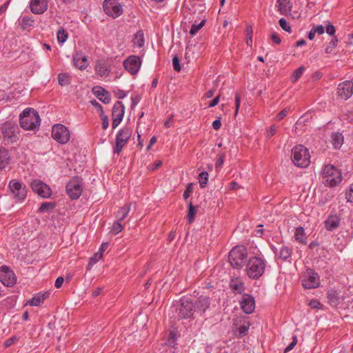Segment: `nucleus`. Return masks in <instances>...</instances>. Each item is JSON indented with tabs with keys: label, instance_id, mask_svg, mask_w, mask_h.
<instances>
[{
	"label": "nucleus",
	"instance_id": "obj_1",
	"mask_svg": "<svg viewBox=\"0 0 353 353\" xmlns=\"http://www.w3.org/2000/svg\"><path fill=\"white\" fill-rule=\"evenodd\" d=\"M20 125L26 130H33L40 125L38 112L32 108H26L19 116Z\"/></svg>",
	"mask_w": 353,
	"mask_h": 353
},
{
	"label": "nucleus",
	"instance_id": "obj_2",
	"mask_svg": "<svg viewBox=\"0 0 353 353\" xmlns=\"http://www.w3.org/2000/svg\"><path fill=\"white\" fill-rule=\"evenodd\" d=\"M266 267L265 261L258 256H252L249 259L246 272L249 278L252 279H259L265 272Z\"/></svg>",
	"mask_w": 353,
	"mask_h": 353
},
{
	"label": "nucleus",
	"instance_id": "obj_3",
	"mask_svg": "<svg viewBox=\"0 0 353 353\" xmlns=\"http://www.w3.org/2000/svg\"><path fill=\"white\" fill-rule=\"evenodd\" d=\"M322 177L325 186L335 187L342 181V172L336 166L327 164L323 168Z\"/></svg>",
	"mask_w": 353,
	"mask_h": 353
},
{
	"label": "nucleus",
	"instance_id": "obj_4",
	"mask_svg": "<svg viewBox=\"0 0 353 353\" xmlns=\"http://www.w3.org/2000/svg\"><path fill=\"white\" fill-rule=\"evenodd\" d=\"M292 160L300 168H307L310 163L309 150L303 145L294 146L292 150Z\"/></svg>",
	"mask_w": 353,
	"mask_h": 353
},
{
	"label": "nucleus",
	"instance_id": "obj_5",
	"mask_svg": "<svg viewBox=\"0 0 353 353\" xmlns=\"http://www.w3.org/2000/svg\"><path fill=\"white\" fill-rule=\"evenodd\" d=\"M4 144L16 143L19 139V128L18 124L12 121H6L1 125Z\"/></svg>",
	"mask_w": 353,
	"mask_h": 353
},
{
	"label": "nucleus",
	"instance_id": "obj_6",
	"mask_svg": "<svg viewBox=\"0 0 353 353\" xmlns=\"http://www.w3.org/2000/svg\"><path fill=\"white\" fill-rule=\"evenodd\" d=\"M248 256V251L244 245L233 248L229 253V261L231 265L236 269L241 268Z\"/></svg>",
	"mask_w": 353,
	"mask_h": 353
},
{
	"label": "nucleus",
	"instance_id": "obj_7",
	"mask_svg": "<svg viewBox=\"0 0 353 353\" xmlns=\"http://www.w3.org/2000/svg\"><path fill=\"white\" fill-rule=\"evenodd\" d=\"M132 134V130L128 127H124L119 130L116 135L115 145L113 147V153L119 154L123 148L128 143Z\"/></svg>",
	"mask_w": 353,
	"mask_h": 353
},
{
	"label": "nucleus",
	"instance_id": "obj_8",
	"mask_svg": "<svg viewBox=\"0 0 353 353\" xmlns=\"http://www.w3.org/2000/svg\"><path fill=\"white\" fill-rule=\"evenodd\" d=\"M194 303L189 299H181L179 301V305L178 307V316L180 319H190L191 318L194 312Z\"/></svg>",
	"mask_w": 353,
	"mask_h": 353
},
{
	"label": "nucleus",
	"instance_id": "obj_9",
	"mask_svg": "<svg viewBox=\"0 0 353 353\" xmlns=\"http://www.w3.org/2000/svg\"><path fill=\"white\" fill-rule=\"evenodd\" d=\"M52 138L61 144L66 143L70 139V132L68 128L62 124H55L52 129Z\"/></svg>",
	"mask_w": 353,
	"mask_h": 353
},
{
	"label": "nucleus",
	"instance_id": "obj_10",
	"mask_svg": "<svg viewBox=\"0 0 353 353\" xmlns=\"http://www.w3.org/2000/svg\"><path fill=\"white\" fill-rule=\"evenodd\" d=\"M66 192L72 199H77L82 192V183L79 177L73 178L66 185Z\"/></svg>",
	"mask_w": 353,
	"mask_h": 353
},
{
	"label": "nucleus",
	"instance_id": "obj_11",
	"mask_svg": "<svg viewBox=\"0 0 353 353\" xmlns=\"http://www.w3.org/2000/svg\"><path fill=\"white\" fill-rule=\"evenodd\" d=\"M104 12L109 16L117 17L123 13V8L116 0H105L103 3Z\"/></svg>",
	"mask_w": 353,
	"mask_h": 353
},
{
	"label": "nucleus",
	"instance_id": "obj_12",
	"mask_svg": "<svg viewBox=\"0 0 353 353\" xmlns=\"http://www.w3.org/2000/svg\"><path fill=\"white\" fill-rule=\"evenodd\" d=\"M8 187L16 199L23 201L26 199L27 191L26 186L22 183L17 180H11Z\"/></svg>",
	"mask_w": 353,
	"mask_h": 353
},
{
	"label": "nucleus",
	"instance_id": "obj_13",
	"mask_svg": "<svg viewBox=\"0 0 353 353\" xmlns=\"http://www.w3.org/2000/svg\"><path fill=\"white\" fill-rule=\"evenodd\" d=\"M320 284L319 276L317 273L312 270H307L305 278L302 281V285L305 289H312L319 287Z\"/></svg>",
	"mask_w": 353,
	"mask_h": 353
},
{
	"label": "nucleus",
	"instance_id": "obj_14",
	"mask_svg": "<svg viewBox=\"0 0 353 353\" xmlns=\"http://www.w3.org/2000/svg\"><path fill=\"white\" fill-rule=\"evenodd\" d=\"M336 94L338 97L343 100H347L353 94V82L345 81L338 85Z\"/></svg>",
	"mask_w": 353,
	"mask_h": 353
},
{
	"label": "nucleus",
	"instance_id": "obj_15",
	"mask_svg": "<svg viewBox=\"0 0 353 353\" xmlns=\"http://www.w3.org/2000/svg\"><path fill=\"white\" fill-rule=\"evenodd\" d=\"M31 188L33 192L38 194L43 198H49L52 194L50 187L41 180H34L31 183Z\"/></svg>",
	"mask_w": 353,
	"mask_h": 353
},
{
	"label": "nucleus",
	"instance_id": "obj_16",
	"mask_svg": "<svg viewBox=\"0 0 353 353\" xmlns=\"http://www.w3.org/2000/svg\"><path fill=\"white\" fill-rule=\"evenodd\" d=\"M0 281L6 286H12L16 283L17 279L13 271L7 266L0 268Z\"/></svg>",
	"mask_w": 353,
	"mask_h": 353
},
{
	"label": "nucleus",
	"instance_id": "obj_17",
	"mask_svg": "<svg viewBox=\"0 0 353 353\" xmlns=\"http://www.w3.org/2000/svg\"><path fill=\"white\" fill-rule=\"evenodd\" d=\"M125 107L121 101H117L112 108V123L113 129H115L121 122L124 115Z\"/></svg>",
	"mask_w": 353,
	"mask_h": 353
},
{
	"label": "nucleus",
	"instance_id": "obj_18",
	"mask_svg": "<svg viewBox=\"0 0 353 353\" xmlns=\"http://www.w3.org/2000/svg\"><path fill=\"white\" fill-rule=\"evenodd\" d=\"M123 65L131 74H135L140 68L141 59L137 56H130L124 61Z\"/></svg>",
	"mask_w": 353,
	"mask_h": 353
},
{
	"label": "nucleus",
	"instance_id": "obj_19",
	"mask_svg": "<svg viewBox=\"0 0 353 353\" xmlns=\"http://www.w3.org/2000/svg\"><path fill=\"white\" fill-rule=\"evenodd\" d=\"M240 305L242 310L246 314H252L255 309V300L248 294H243Z\"/></svg>",
	"mask_w": 353,
	"mask_h": 353
},
{
	"label": "nucleus",
	"instance_id": "obj_20",
	"mask_svg": "<svg viewBox=\"0 0 353 353\" xmlns=\"http://www.w3.org/2000/svg\"><path fill=\"white\" fill-rule=\"evenodd\" d=\"M92 92L96 97L103 103L108 104L110 102L111 98L110 93L101 86H94Z\"/></svg>",
	"mask_w": 353,
	"mask_h": 353
},
{
	"label": "nucleus",
	"instance_id": "obj_21",
	"mask_svg": "<svg viewBox=\"0 0 353 353\" xmlns=\"http://www.w3.org/2000/svg\"><path fill=\"white\" fill-rule=\"evenodd\" d=\"M194 312L204 313L210 305V298L207 296H201L195 303H194Z\"/></svg>",
	"mask_w": 353,
	"mask_h": 353
},
{
	"label": "nucleus",
	"instance_id": "obj_22",
	"mask_svg": "<svg viewBox=\"0 0 353 353\" xmlns=\"http://www.w3.org/2000/svg\"><path fill=\"white\" fill-rule=\"evenodd\" d=\"M230 288L234 294H244L245 284L243 281L239 277L233 278L230 281Z\"/></svg>",
	"mask_w": 353,
	"mask_h": 353
},
{
	"label": "nucleus",
	"instance_id": "obj_23",
	"mask_svg": "<svg viewBox=\"0 0 353 353\" xmlns=\"http://www.w3.org/2000/svg\"><path fill=\"white\" fill-rule=\"evenodd\" d=\"M73 63L78 69L84 70L88 65L87 57L82 52H77L73 57Z\"/></svg>",
	"mask_w": 353,
	"mask_h": 353
},
{
	"label": "nucleus",
	"instance_id": "obj_24",
	"mask_svg": "<svg viewBox=\"0 0 353 353\" xmlns=\"http://www.w3.org/2000/svg\"><path fill=\"white\" fill-rule=\"evenodd\" d=\"M30 10L34 14H42L47 10L46 0H31Z\"/></svg>",
	"mask_w": 353,
	"mask_h": 353
},
{
	"label": "nucleus",
	"instance_id": "obj_25",
	"mask_svg": "<svg viewBox=\"0 0 353 353\" xmlns=\"http://www.w3.org/2000/svg\"><path fill=\"white\" fill-rule=\"evenodd\" d=\"M341 219L337 215H330L325 221V228L328 231H332L340 225Z\"/></svg>",
	"mask_w": 353,
	"mask_h": 353
},
{
	"label": "nucleus",
	"instance_id": "obj_26",
	"mask_svg": "<svg viewBox=\"0 0 353 353\" xmlns=\"http://www.w3.org/2000/svg\"><path fill=\"white\" fill-rule=\"evenodd\" d=\"M10 161L8 150L6 148H0V170L6 168Z\"/></svg>",
	"mask_w": 353,
	"mask_h": 353
},
{
	"label": "nucleus",
	"instance_id": "obj_27",
	"mask_svg": "<svg viewBox=\"0 0 353 353\" xmlns=\"http://www.w3.org/2000/svg\"><path fill=\"white\" fill-rule=\"evenodd\" d=\"M50 293L46 292L43 294L38 293L28 301V303L32 306H39L40 304L49 296Z\"/></svg>",
	"mask_w": 353,
	"mask_h": 353
},
{
	"label": "nucleus",
	"instance_id": "obj_28",
	"mask_svg": "<svg viewBox=\"0 0 353 353\" xmlns=\"http://www.w3.org/2000/svg\"><path fill=\"white\" fill-rule=\"evenodd\" d=\"M331 142L333 147L336 149H340L343 143V136L340 132H334L331 135Z\"/></svg>",
	"mask_w": 353,
	"mask_h": 353
},
{
	"label": "nucleus",
	"instance_id": "obj_29",
	"mask_svg": "<svg viewBox=\"0 0 353 353\" xmlns=\"http://www.w3.org/2000/svg\"><path fill=\"white\" fill-rule=\"evenodd\" d=\"M95 70L100 76L108 75L107 64L104 61H98L95 65Z\"/></svg>",
	"mask_w": 353,
	"mask_h": 353
},
{
	"label": "nucleus",
	"instance_id": "obj_30",
	"mask_svg": "<svg viewBox=\"0 0 353 353\" xmlns=\"http://www.w3.org/2000/svg\"><path fill=\"white\" fill-rule=\"evenodd\" d=\"M294 238L296 241L303 245L307 243L305 233L303 227H299L296 229Z\"/></svg>",
	"mask_w": 353,
	"mask_h": 353
},
{
	"label": "nucleus",
	"instance_id": "obj_31",
	"mask_svg": "<svg viewBox=\"0 0 353 353\" xmlns=\"http://www.w3.org/2000/svg\"><path fill=\"white\" fill-rule=\"evenodd\" d=\"M327 298L329 303L332 306H336L339 303V295L334 290L328 291L327 294Z\"/></svg>",
	"mask_w": 353,
	"mask_h": 353
},
{
	"label": "nucleus",
	"instance_id": "obj_32",
	"mask_svg": "<svg viewBox=\"0 0 353 353\" xmlns=\"http://www.w3.org/2000/svg\"><path fill=\"white\" fill-rule=\"evenodd\" d=\"M276 3L281 14H285L291 10L292 5L289 0H277Z\"/></svg>",
	"mask_w": 353,
	"mask_h": 353
},
{
	"label": "nucleus",
	"instance_id": "obj_33",
	"mask_svg": "<svg viewBox=\"0 0 353 353\" xmlns=\"http://www.w3.org/2000/svg\"><path fill=\"white\" fill-rule=\"evenodd\" d=\"M130 210V205H125L122 207L117 214V220L119 221H123L128 216Z\"/></svg>",
	"mask_w": 353,
	"mask_h": 353
},
{
	"label": "nucleus",
	"instance_id": "obj_34",
	"mask_svg": "<svg viewBox=\"0 0 353 353\" xmlns=\"http://www.w3.org/2000/svg\"><path fill=\"white\" fill-rule=\"evenodd\" d=\"M133 42L139 48L143 46L145 43L144 34L142 30H139L134 36Z\"/></svg>",
	"mask_w": 353,
	"mask_h": 353
},
{
	"label": "nucleus",
	"instance_id": "obj_35",
	"mask_svg": "<svg viewBox=\"0 0 353 353\" xmlns=\"http://www.w3.org/2000/svg\"><path fill=\"white\" fill-rule=\"evenodd\" d=\"M58 82L61 86H66L71 83V77L68 73H60L58 75Z\"/></svg>",
	"mask_w": 353,
	"mask_h": 353
},
{
	"label": "nucleus",
	"instance_id": "obj_36",
	"mask_svg": "<svg viewBox=\"0 0 353 353\" xmlns=\"http://www.w3.org/2000/svg\"><path fill=\"white\" fill-rule=\"evenodd\" d=\"M291 254H292V250L290 248H288L287 246H283L280 249L279 256L283 260L287 261L288 259L290 258Z\"/></svg>",
	"mask_w": 353,
	"mask_h": 353
},
{
	"label": "nucleus",
	"instance_id": "obj_37",
	"mask_svg": "<svg viewBox=\"0 0 353 353\" xmlns=\"http://www.w3.org/2000/svg\"><path fill=\"white\" fill-rule=\"evenodd\" d=\"M55 208V203L52 202H43L41 203L39 211L40 212H49Z\"/></svg>",
	"mask_w": 353,
	"mask_h": 353
},
{
	"label": "nucleus",
	"instance_id": "obj_38",
	"mask_svg": "<svg viewBox=\"0 0 353 353\" xmlns=\"http://www.w3.org/2000/svg\"><path fill=\"white\" fill-rule=\"evenodd\" d=\"M338 41H339V40H338L337 37L336 36H334L332 38L329 45L325 49V53L326 54L331 53L332 52V50L336 47Z\"/></svg>",
	"mask_w": 353,
	"mask_h": 353
},
{
	"label": "nucleus",
	"instance_id": "obj_39",
	"mask_svg": "<svg viewBox=\"0 0 353 353\" xmlns=\"http://www.w3.org/2000/svg\"><path fill=\"white\" fill-rule=\"evenodd\" d=\"M196 212V208L194 207L192 203L190 202L188 206V222L190 223H192V221L194 219V216Z\"/></svg>",
	"mask_w": 353,
	"mask_h": 353
},
{
	"label": "nucleus",
	"instance_id": "obj_40",
	"mask_svg": "<svg viewBox=\"0 0 353 353\" xmlns=\"http://www.w3.org/2000/svg\"><path fill=\"white\" fill-rule=\"evenodd\" d=\"M199 183L201 188H205L208 181V173L205 171L202 172L199 175Z\"/></svg>",
	"mask_w": 353,
	"mask_h": 353
},
{
	"label": "nucleus",
	"instance_id": "obj_41",
	"mask_svg": "<svg viewBox=\"0 0 353 353\" xmlns=\"http://www.w3.org/2000/svg\"><path fill=\"white\" fill-rule=\"evenodd\" d=\"M177 340V334L175 332L171 331L170 332L166 344L170 347H174Z\"/></svg>",
	"mask_w": 353,
	"mask_h": 353
},
{
	"label": "nucleus",
	"instance_id": "obj_42",
	"mask_svg": "<svg viewBox=\"0 0 353 353\" xmlns=\"http://www.w3.org/2000/svg\"><path fill=\"white\" fill-rule=\"evenodd\" d=\"M68 39V33L63 28L60 29L57 32V39L59 43H64Z\"/></svg>",
	"mask_w": 353,
	"mask_h": 353
},
{
	"label": "nucleus",
	"instance_id": "obj_43",
	"mask_svg": "<svg viewBox=\"0 0 353 353\" xmlns=\"http://www.w3.org/2000/svg\"><path fill=\"white\" fill-rule=\"evenodd\" d=\"M305 70V68L303 66H301L297 68L292 74V81L296 82L303 74Z\"/></svg>",
	"mask_w": 353,
	"mask_h": 353
},
{
	"label": "nucleus",
	"instance_id": "obj_44",
	"mask_svg": "<svg viewBox=\"0 0 353 353\" xmlns=\"http://www.w3.org/2000/svg\"><path fill=\"white\" fill-rule=\"evenodd\" d=\"M33 22L34 21L28 17H23L20 22V26L22 29L25 30L26 28L32 26Z\"/></svg>",
	"mask_w": 353,
	"mask_h": 353
},
{
	"label": "nucleus",
	"instance_id": "obj_45",
	"mask_svg": "<svg viewBox=\"0 0 353 353\" xmlns=\"http://www.w3.org/2000/svg\"><path fill=\"white\" fill-rule=\"evenodd\" d=\"M205 21H202L199 24L196 25L193 24L190 28V34L192 36H194L196 34V32L204 26Z\"/></svg>",
	"mask_w": 353,
	"mask_h": 353
},
{
	"label": "nucleus",
	"instance_id": "obj_46",
	"mask_svg": "<svg viewBox=\"0 0 353 353\" xmlns=\"http://www.w3.org/2000/svg\"><path fill=\"white\" fill-rule=\"evenodd\" d=\"M290 110V108H284L283 110H281L280 112L278 113V114L275 117V119L277 121L282 120L284 117H285L288 115Z\"/></svg>",
	"mask_w": 353,
	"mask_h": 353
},
{
	"label": "nucleus",
	"instance_id": "obj_47",
	"mask_svg": "<svg viewBox=\"0 0 353 353\" xmlns=\"http://www.w3.org/2000/svg\"><path fill=\"white\" fill-rule=\"evenodd\" d=\"M121 221L117 220L113 223L112 231L115 234H118L123 230V225L121 223Z\"/></svg>",
	"mask_w": 353,
	"mask_h": 353
},
{
	"label": "nucleus",
	"instance_id": "obj_48",
	"mask_svg": "<svg viewBox=\"0 0 353 353\" xmlns=\"http://www.w3.org/2000/svg\"><path fill=\"white\" fill-rule=\"evenodd\" d=\"M345 198L347 202L353 203V183L350 185L349 189L345 192Z\"/></svg>",
	"mask_w": 353,
	"mask_h": 353
},
{
	"label": "nucleus",
	"instance_id": "obj_49",
	"mask_svg": "<svg viewBox=\"0 0 353 353\" xmlns=\"http://www.w3.org/2000/svg\"><path fill=\"white\" fill-rule=\"evenodd\" d=\"M279 25L281 27V28L286 31V32H291V28L290 26L288 25L287 21L284 19V18H281L280 20H279Z\"/></svg>",
	"mask_w": 353,
	"mask_h": 353
},
{
	"label": "nucleus",
	"instance_id": "obj_50",
	"mask_svg": "<svg viewBox=\"0 0 353 353\" xmlns=\"http://www.w3.org/2000/svg\"><path fill=\"white\" fill-rule=\"evenodd\" d=\"M246 32H247V44L248 46H252V33H253V30H252V26H248L247 28H246Z\"/></svg>",
	"mask_w": 353,
	"mask_h": 353
},
{
	"label": "nucleus",
	"instance_id": "obj_51",
	"mask_svg": "<svg viewBox=\"0 0 353 353\" xmlns=\"http://www.w3.org/2000/svg\"><path fill=\"white\" fill-rule=\"evenodd\" d=\"M113 93H114L115 97H117L119 99H123L127 95V94L123 90H122L119 88H115L113 90Z\"/></svg>",
	"mask_w": 353,
	"mask_h": 353
},
{
	"label": "nucleus",
	"instance_id": "obj_52",
	"mask_svg": "<svg viewBox=\"0 0 353 353\" xmlns=\"http://www.w3.org/2000/svg\"><path fill=\"white\" fill-rule=\"evenodd\" d=\"M298 339L296 336H294L292 338V341L285 347L284 350V353H287L290 351H291L295 345L297 344Z\"/></svg>",
	"mask_w": 353,
	"mask_h": 353
},
{
	"label": "nucleus",
	"instance_id": "obj_53",
	"mask_svg": "<svg viewBox=\"0 0 353 353\" xmlns=\"http://www.w3.org/2000/svg\"><path fill=\"white\" fill-rule=\"evenodd\" d=\"M248 329H249L248 324V325L243 324V325H240L238 327V332L239 334V336H242L245 335L248 332Z\"/></svg>",
	"mask_w": 353,
	"mask_h": 353
},
{
	"label": "nucleus",
	"instance_id": "obj_54",
	"mask_svg": "<svg viewBox=\"0 0 353 353\" xmlns=\"http://www.w3.org/2000/svg\"><path fill=\"white\" fill-rule=\"evenodd\" d=\"M172 64H173L174 70L175 71H176V72L181 71V65H180V61L176 55H175L172 59Z\"/></svg>",
	"mask_w": 353,
	"mask_h": 353
},
{
	"label": "nucleus",
	"instance_id": "obj_55",
	"mask_svg": "<svg viewBox=\"0 0 353 353\" xmlns=\"http://www.w3.org/2000/svg\"><path fill=\"white\" fill-rule=\"evenodd\" d=\"M224 160H225V154H221L218 155V157H217V159L216 161V164H215L216 169H219L223 166Z\"/></svg>",
	"mask_w": 353,
	"mask_h": 353
},
{
	"label": "nucleus",
	"instance_id": "obj_56",
	"mask_svg": "<svg viewBox=\"0 0 353 353\" xmlns=\"http://www.w3.org/2000/svg\"><path fill=\"white\" fill-rule=\"evenodd\" d=\"M102 257V254L97 252L90 259L88 265H92L96 263Z\"/></svg>",
	"mask_w": 353,
	"mask_h": 353
},
{
	"label": "nucleus",
	"instance_id": "obj_57",
	"mask_svg": "<svg viewBox=\"0 0 353 353\" xmlns=\"http://www.w3.org/2000/svg\"><path fill=\"white\" fill-rule=\"evenodd\" d=\"M193 191V184L192 183H188L187 187H186V189L183 192V197L185 199H187L190 194Z\"/></svg>",
	"mask_w": 353,
	"mask_h": 353
},
{
	"label": "nucleus",
	"instance_id": "obj_58",
	"mask_svg": "<svg viewBox=\"0 0 353 353\" xmlns=\"http://www.w3.org/2000/svg\"><path fill=\"white\" fill-rule=\"evenodd\" d=\"M241 104V95L239 93L235 94V115L237 114Z\"/></svg>",
	"mask_w": 353,
	"mask_h": 353
},
{
	"label": "nucleus",
	"instance_id": "obj_59",
	"mask_svg": "<svg viewBox=\"0 0 353 353\" xmlns=\"http://www.w3.org/2000/svg\"><path fill=\"white\" fill-rule=\"evenodd\" d=\"M90 102L91 104L99 112L100 116H102L103 114V110L101 105L96 100H92Z\"/></svg>",
	"mask_w": 353,
	"mask_h": 353
},
{
	"label": "nucleus",
	"instance_id": "obj_60",
	"mask_svg": "<svg viewBox=\"0 0 353 353\" xmlns=\"http://www.w3.org/2000/svg\"><path fill=\"white\" fill-rule=\"evenodd\" d=\"M313 32L318 34H322L325 32V27L322 25H319L316 26H314L312 28Z\"/></svg>",
	"mask_w": 353,
	"mask_h": 353
},
{
	"label": "nucleus",
	"instance_id": "obj_61",
	"mask_svg": "<svg viewBox=\"0 0 353 353\" xmlns=\"http://www.w3.org/2000/svg\"><path fill=\"white\" fill-rule=\"evenodd\" d=\"M325 28H326V32L328 34L333 36V37L335 36L334 34L336 32V28L333 25L329 23V24H327V26H326Z\"/></svg>",
	"mask_w": 353,
	"mask_h": 353
},
{
	"label": "nucleus",
	"instance_id": "obj_62",
	"mask_svg": "<svg viewBox=\"0 0 353 353\" xmlns=\"http://www.w3.org/2000/svg\"><path fill=\"white\" fill-rule=\"evenodd\" d=\"M101 120H102V128L103 130H105L108 128V127L109 125L108 118L107 116L104 115L103 114H102V116H101Z\"/></svg>",
	"mask_w": 353,
	"mask_h": 353
},
{
	"label": "nucleus",
	"instance_id": "obj_63",
	"mask_svg": "<svg viewBox=\"0 0 353 353\" xmlns=\"http://www.w3.org/2000/svg\"><path fill=\"white\" fill-rule=\"evenodd\" d=\"M161 165H162V161H157L155 163H154L153 164L150 165L148 168L150 170L154 171V170L158 169L160 166H161Z\"/></svg>",
	"mask_w": 353,
	"mask_h": 353
},
{
	"label": "nucleus",
	"instance_id": "obj_64",
	"mask_svg": "<svg viewBox=\"0 0 353 353\" xmlns=\"http://www.w3.org/2000/svg\"><path fill=\"white\" fill-rule=\"evenodd\" d=\"M221 126V118L219 117L216 120L213 121V123H212V128L215 130H218L220 129Z\"/></svg>",
	"mask_w": 353,
	"mask_h": 353
}]
</instances>
